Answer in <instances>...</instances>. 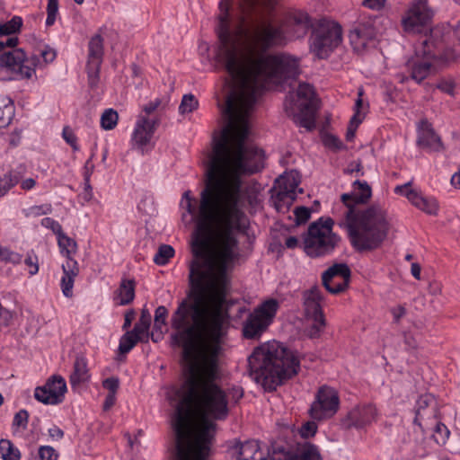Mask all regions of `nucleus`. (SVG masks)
<instances>
[{"instance_id": "nucleus-43", "label": "nucleus", "mask_w": 460, "mask_h": 460, "mask_svg": "<svg viewBox=\"0 0 460 460\" xmlns=\"http://www.w3.org/2000/svg\"><path fill=\"white\" fill-rule=\"evenodd\" d=\"M52 212V206L49 203L34 205L27 209L26 217H40L43 215H49Z\"/></svg>"}, {"instance_id": "nucleus-64", "label": "nucleus", "mask_w": 460, "mask_h": 460, "mask_svg": "<svg viewBox=\"0 0 460 460\" xmlns=\"http://www.w3.org/2000/svg\"><path fill=\"white\" fill-rule=\"evenodd\" d=\"M136 316V313L133 309L128 310L124 315V323L122 326L123 330H128L132 324Z\"/></svg>"}, {"instance_id": "nucleus-31", "label": "nucleus", "mask_w": 460, "mask_h": 460, "mask_svg": "<svg viewBox=\"0 0 460 460\" xmlns=\"http://www.w3.org/2000/svg\"><path fill=\"white\" fill-rule=\"evenodd\" d=\"M150 325H151V314L146 308H143L141 311L139 320L135 324V326L132 330H134L135 332H137L138 334L142 335L143 337L146 336L147 340L149 341Z\"/></svg>"}, {"instance_id": "nucleus-27", "label": "nucleus", "mask_w": 460, "mask_h": 460, "mask_svg": "<svg viewBox=\"0 0 460 460\" xmlns=\"http://www.w3.org/2000/svg\"><path fill=\"white\" fill-rule=\"evenodd\" d=\"M325 118L326 120L324 124L319 128L321 141L326 148L335 152L339 151L343 148V144L338 137L329 133L326 130V127L329 125L330 122L328 119L329 117Z\"/></svg>"}, {"instance_id": "nucleus-1", "label": "nucleus", "mask_w": 460, "mask_h": 460, "mask_svg": "<svg viewBox=\"0 0 460 460\" xmlns=\"http://www.w3.org/2000/svg\"><path fill=\"white\" fill-rule=\"evenodd\" d=\"M172 344L182 348L184 380L180 388L169 394L170 403L175 402L172 428L175 445L172 452L174 460H206L210 452L216 424L205 420L196 429L193 411L215 420H226L229 406L235 405L243 396L238 385L223 388L217 381L220 377L219 339L223 326H172Z\"/></svg>"}, {"instance_id": "nucleus-38", "label": "nucleus", "mask_w": 460, "mask_h": 460, "mask_svg": "<svg viewBox=\"0 0 460 460\" xmlns=\"http://www.w3.org/2000/svg\"><path fill=\"white\" fill-rule=\"evenodd\" d=\"M198 107L199 101L197 98L193 94L188 93L183 95L179 106V111L181 114L191 113L194 112Z\"/></svg>"}, {"instance_id": "nucleus-44", "label": "nucleus", "mask_w": 460, "mask_h": 460, "mask_svg": "<svg viewBox=\"0 0 460 460\" xmlns=\"http://www.w3.org/2000/svg\"><path fill=\"white\" fill-rule=\"evenodd\" d=\"M364 89L359 87L358 89V98L354 105V115H366L368 112V103L363 99Z\"/></svg>"}, {"instance_id": "nucleus-59", "label": "nucleus", "mask_w": 460, "mask_h": 460, "mask_svg": "<svg viewBox=\"0 0 460 460\" xmlns=\"http://www.w3.org/2000/svg\"><path fill=\"white\" fill-rule=\"evenodd\" d=\"M119 122V117H101L100 125L104 130L113 129Z\"/></svg>"}, {"instance_id": "nucleus-45", "label": "nucleus", "mask_w": 460, "mask_h": 460, "mask_svg": "<svg viewBox=\"0 0 460 460\" xmlns=\"http://www.w3.org/2000/svg\"><path fill=\"white\" fill-rule=\"evenodd\" d=\"M166 107V103H163L161 99L156 98L153 101H150L147 104L144 105L142 111L147 115H149L155 111L166 112L168 111Z\"/></svg>"}, {"instance_id": "nucleus-9", "label": "nucleus", "mask_w": 460, "mask_h": 460, "mask_svg": "<svg viewBox=\"0 0 460 460\" xmlns=\"http://www.w3.org/2000/svg\"><path fill=\"white\" fill-rule=\"evenodd\" d=\"M159 124L158 117H139L130 136L131 149L141 155L149 154L155 146V134Z\"/></svg>"}, {"instance_id": "nucleus-48", "label": "nucleus", "mask_w": 460, "mask_h": 460, "mask_svg": "<svg viewBox=\"0 0 460 460\" xmlns=\"http://www.w3.org/2000/svg\"><path fill=\"white\" fill-rule=\"evenodd\" d=\"M168 317V310L164 305H159L155 312V323L154 326L157 330H161L163 326L166 325Z\"/></svg>"}, {"instance_id": "nucleus-35", "label": "nucleus", "mask_w": 460, "mask_h": 460, "mask_svg": "<svg viewBox=\"0 0 460 460\" xmlns=\"http://www.w3.org/2000/svg\"><path fill=\"white\" fill-rule=\"evenodd\" d=\"M174 255V249L168 244H162L154 257V262L159 266H164Z\"/></svg>"}, {"instance_id": "nucleus-5", "label": "nucleus", "mask_w": 460, "mask_h": 460, "mask_svg": "<svg viewBox=\"0 0 460 460\" xmlns=\"http://www.w3.org/2000/svg\"><path fill=\"white\" fill-rule=\"evenodd\" d=\"M41 63L37 55L28 57L23 49L0 54V79H30Z\"/></svg>"}, {"instance_id": "nucleus-29", "label": "nucleus", "mask_w": 460, "mask_h": 460, "mask_svg": "<svg viewBox=\"0 0 460 460\" xmlns=\"http://www.w3.org/2000/svg\"><path fill=\"white\" fill-rule=\"evenodd\" d=\"M34 397L44 404L57 405L61 402V400L58 398V394L51 391L47 383L43 386H39L35 389Z\"/></svg>"}, {"instance_id": "nucleus-25", "label": "nucleus", "mask_w": 460, "mask_h": 460, "mask_svg": "<svg viewBox=\"0 0 460 460\" xmlns=\"http://www.w3.org/2000/svg\"><path fill=\"white\" fill-rule=\"evenodd\" d=\"M138 342L147 343L148 340L146 336L143 337L134 330L127 331L126 333L123 334L119 340V354L126 355L129 353Z\"/></svg>"}, {"instance_id": "nucleus-60", "label": "nucleus", "mask_w": 460, "mask_h": 460, "mask_svg": "<svg viewBox=\"0 0 460 460\" xmlns=\"http://www.w3.org/2000/svg\"><path fill=\"white\" fill-rule=\"evenodd\" d=\"M40 56L44 64L48 65L55 60L57 57V51L49 46H46L45 49L40 51Z\"/></svg>"}, {"instance_id": "nucleus-53", "label": "nucleus", "mask_w": 460, "mask_h": 460, "mask_svg": "<svg viewBox=\"0 0 460 460\" xmlns=\"http://www.w3.org/2000/svg\"><path fill=\"white\" fill-rule=\"evenodd\" d=\"M363 119L361 117H351L347 132H346V140L352 141L355 137L356 131L358 126L362 123Z\"/></svg>"}, {"instance_id": "nucleus-23", "label": "nucleus", "mask_w": 460, "mask_h": 460, "mask_svg": "<svg viewBox=\"0 0 460 460\" xmlns=\"http://www.w3.org/2000/svg\"><path fill=\"white\" fill-rule=\"evenodd\" d=\"M136 283L133 279H122L115 292L114 301L118 305H129L135 298Z\"/></svg>"}, {"instance_id": "nucleus-54", "label": "nucleus", "mask_w": 460, "mask_h": 460, "mask_svg": "<svg viewBox=\"0 0 460 460\" xmlns=\"http://www.w3.org/2000/svg\"><path fill=\"white\" fill-rule=\"evenodd\" d=\"M296 224L306 223L311 217V210L306 207H297L294 210Z\"/></svg>"}, {"instance_id": "nucleus-12", "label": "nucleus", "mask_w": 460, "mask_h": 460, "mask_svg": "<svg viewBox=\"0 0 460 460\" xmlns=\"http://www.w3.org/2000/svg\"><path fill=\"white\" fill-rule=\"evenodd\" d=\"M433 14L426 0L413 1L402 16L403 31L407 33L421 32L429 26Z\"/></svg>"}, {"instance_id": "nucleus-41", "label": "nucleus", "mask_w": 460, "mask_h": 460, "mask_svg": "<svg viewBox=\"0 0 460 460\" xmlns=\"http://www.w3.org/2000/svg\"><path fill=\"white\" fill-rule=\"evenodd\" d=\"M423 46V55L430 58H437L439 56L438 51L436 49H438L439 42L435 41L433 40L432 35L429 38H426L421 42Z\"/></svg>"}, {"instance_id": "nucleus-32", "label": "nucleus", "mask_w": 460, "mask_h": 460, "mask_svg": "<svg viewBox=\"0 0 460 460\" xmlns=\"http://www.w3.org/2000/svg\"><path fill=\"white\" fill-rule=\"evenodd\" d=\"M0 455L3 460H20L19 449L8 439L0 440Z\"/></svg>"}, {"instance_id": "nucleus-57", "label": "nucleus", "mask_w": 460, "mask_h": 460, "mask_svg": "<svg viewBox=\"0 0 460 460\" xmlns=\"http://www.w3.org/2000/svg\"><path fill=\"white\" fill-rule=\"evenodd\" d=\"M317 431V425L314 421H307L304 423L300 429L302 438H307L313 437Z\"/></svg>"}, {"instance_id": "nucleus-6", "label": "nucleus", "mask_w": 460, "mask_h": 460, "mask_svg": "<svg viewBox=\"0 0 460 460\" xmlns=\"http://www.w3.org/2000/svg\"><path fill=\"white\" fill-rule=\"evenodd\" d=\"M279 306L277 299L268 298L255 307L243 323V337L259 339L273 323Z\"/></svg>"}, {"instance_id": "nucleus-39", "label": "nucleus", "mask_w": 460, "mask_h": 460, "mask_svg": "<svg viewBox=\"0 0 460 460\" xmlns=\"http://www.w3.org/2000/svg\"><path fill=\"white\" fill-rule=\"evenodd\" d=\"M29 413L26 410H20L14 414L12 428L13 432L23 431L27 429Z\"/></svg>"}, {"instance_id": "nucleus-24", "label": "nucleus", "mask_w": 460, "mask_h": 460, "mask_svg": "<svg viewBox=\"0 0 460 460\" xmlns=\"http://www.w3.org/2000/svg\"><path fill=\"white\" fill-rule=\"evenodd\" d=\"M90 379L87 361L83 357H77L74 362L73 371L70 375V384L72 387L80 385L88 382Z\"/></svg>"}, {"instance_id": "nucleus-50", "label": "nucleus", "mask_w": 460, "mask_h": 460, "mask_svg": "<svg viewBox=\"0 0 460 460\" xmlns=\"http://www.w3.org/2000/svg\"><path fill=\"white\" fill-rule=\"evenodd\" d=\"M62 137L66 141V143L73 148V150H79V146L77 144V137L69 126H65L63 128Z\"/></svg>"}, {"instance_id": "nucleus-28", "label": "nucleus", "mask_w": 460, "mask_h": 460, "mask_svg": "<svg viewBox=\"0 0 460 460\" xmlns=\"http://www.w3.org/2000/svg\"><path fill=\"white\" fill-rule=\"evenodd\" d=\"M22 172L18 170H12L0 179V196H5L11 189L21 181Z\"/></svg>"}, {"instance_id": "nucleus-46", "label": "nucleus", "mask_w": 460, "mask_h": 460, "mask_svg": "<svg viewBox=\"0 0 460 460\" xmlns=\"http://www.w3.org/2000/svg\"><path fill=\"white\" fill-rule=\"evenodd\" d=\"M58 13V0H48L46 25L52 26Z\"/></svg>"}, {"instance_id": "nucleus-16", "label": "nucleus", "mask_w": 460, "mask_h": 460, "mask_svg": "<svg viewBox=\"0 0 460 460\" xmlns=\"http://www.w3.org/2000/svg\"><path fill=\"white\" fill-rule=\"evenodd\" d=\"M376 37L375 20L367 16L359 17L349 33L350 45L358 53L363 52L369 44H373Z\"/></svg>"}, {"instance_id": "nucleus-37", "label": "nucleus", "mask_w": 460, "mask_h": 460, "mask_svg": "<svg viewBox=\"0 0 460 460\" xmlns=\"http://www.w3.org/2000/svg\"><path fill=\"white\" fill-rule=\"evenodd\" d=\"M242 16L240 22H243L244 14H246V13H252L257 5L262 4L271 8L276 3V0H242Z\"/></svg>"}, {"instance_id": "nucleus-52", "label": "nucleus", "mask_w": 460, "mask_h": 460, "mask_svg": "<svg viewBox=\"0 0 460 460\" xmlns=\"http://www.w3.org/2000/svg\"><path fill=\"white\" fill-rule=\"evenodd\" d=\"M40 225L48 229H50L57 237L63 233L62 226L51 217H44L41 219Z\"/></svg>"}, {"instance_id": "nucleus-8", "label": "nucleus", "mask_w": 460, "mask_h": 460, "mask_svg": "<svg viewBox=\"0 0 460 460\" xmlns=\"http://www.w3.org/2000/svg\"><path fill=\"white\" fill-rule=\"evenodd\" d=\"M321 101L310 84L300 83L296 92H290L284 106L288 115H315Z\"/></svg>"}, {"instance_id": "nucleus-13", "label": "nucleus", "mask_w": 460, "mask_h": 460, "mask_svg": "<svg viewBox=\"0 0 460 460\" xmlns=\"http://www.w3.org/2000/svg\"><path fill=\"white\" fill-rule=\"evenodd\" d=\"M300 181L293 174L279 176L273 188L272 201L278 212L286 213L296 199Z\"/></svg>"}, {"instance_id": "nucleus-3", "label": "nucleus", "mask_w": 460, "mask_h": 460, "mask_svg": "<svg viewBox=\"0 0 460 460\" xmlns=\"http://www.w3.org/2000/svg\"><path fill=\"white\" fill-rule=\"evenodd\" d=\"M251 376L267 392H273L297 375L300 360L280 342L272 341L254 349L248 358Z\"/></svg>"}, {"instance_id": "nucleus-51", "label": "nucleus", "mask_w": 460, "mask_h": 460, "mask_svg": "<svg viewBox=\"0 0 460 460\" xmlns=\"http://www.w3.org/2000/svg\"><path fill=\"white\" fill-rule=\"evenodd\" d=\"M38 456L40 460H58V453L50 446H40Z\"/></svg>"}, {"instance_id": "nucleus-10", "label": "nucleus", "mask_w": 460, "mask_h": 460, "mask_svg": "<svg viewBox=\"0 0 460 460\" xmlns=\"http://www.w3.org/2000/svg\"><path fill=\"white\" fill-rule=\"evenodd\" d=\"M340 396L338 391L331 386H321L313 402L309 414L313 420H323L332 418L340 409Z\"/></svg>"}, {"instance_id": "nucleus-7", "label": "nucleus", "mask_w": 460, "mask_h": 460, "mask_svg": "<svg viewBox=\"0 0 460 460\" xmlns=\"http://www.w3.org/2000/svg\"><path fill=\"white\" fill-rule=\"evenodd\" d=\"M341 40V26L332 21L322 20L313 31L310 49L318 58H326Z\"/></svg>"}, {"instance_id": "nucleus-47", "label": "nucleus", "mask_w": 460, "mask_h": 460, "mask_svg": "<svg viewBox=\"0 0 460 460\" xmlns=\"http://www.w3.org/2000/svg\"><path fill=\"white\" fill-rule=\"evenodd\" d=\"M0 260L13 264H19L22 261V256L18 252L10 251L7 248L0 246Z\"/></svg>"}, {"instance_id": "nucleus-42", "label": "nucleus", "mask_w": 460, "mask_h": 460, "mask_svg": "<svg viewBox=\"0 0 460 460\" xmlns=\"http://www.w3.org/2000/svg\"><path fill=\"white\" fill-rule=\"evenodd\" d=\"M317 117H293L295 125L304 128L305 132H311L317 128Z\"/></svg>"}, {"instance_id": "nucleus-40", "label": "nucleus", "mask_w": 460, "mask_h": 460, "mask_svg": "<svg viewBox=\"0 0 460 460\" xmlns=\"http://www.w3.org/2000/svg\"><path fill=\"white\" fill-rule=\"evenodd\" d=\"M449 436H450V431H449L448 428L441 422L437 423V425L434 429V433L432 435L436 443L439 446L445 445L447 443Z\"/></svg>"}, {"instance_id": "nucleus-33", "label": "nucleus", "mask_w": 460, "mask_h": 460, "mask_svg": "<svg viewBox=\"0 0 460 460\" xmlns=\"http://www.w3.org/2000/svg\"><path fill=\"white\" fill-rule=\"evenodd\" d=\"M57 239L61 254L66 256V260H68V258H71V254L75 252L76 243L64 232L60 234Z\"/></svg>"}, {"instance_id": "nucleus-63", "label": "nucleus", "mask_w": 460, "mask_h": 460, "mask_svg": "<svg viewBox=\"0 0 460 460\" xmlns=\"http://www.w3.org/2000/svg\"><path fill=\"white\" fill-rule=\"evenodd\" d=\"M385 0H364L363 5L372 9L380 10L385 6Z\"/></svg>"}, {"instance_id": "nucleus-4", "label": "nucleus", "mask_w": 460, "mask_h": 460, "mask_svg": "<svg viewBox=\"0 0 460 460\" xmlns=\"http://www.w3.org/2000/svg\"><path fill=\"white\" fill-rule=\"evenodd\" d=\"M334 221L331 217H320L310 224L304 237V249L310 257H322L331 254L340 237L332 232Z\"/></svg>"}, {"instance_id": "nucleus-30", "label": "nucleus", "mask_w": 460, "mask_h": 460, "mask_svg": "<svg viewBox=\"0 0 460 460\" xmlns=\"http://www.w3.org/2000/svg\"><path fill=\"white\" fill-rule=\"evenodd\" d=\"M395 193L405 196L408 200L419 209L422 207L427 197H423L418 191L410 188V183L397 186L394 190Z\"/></svg>"}, {"instance_id": "nucleus-62", "label": "nucleus", "mask_w": 460, "mask_h": 460, "mask_svg": "<svg viewBox=\"0 0 460 460\" xmlns=\"http://www.w3.org/2000/svg\"><path fill=\"white\" fill-rule=\"evenodd\" d=\"M20 188L24 191H30L33 190L36 185L37 181L33 178H26V179H21V181L19 182Z\"/></svg>"}, {"instance_id": "nucleus-14", "label": "nucleus", "mask_w": 460, "mask_h": 460, "mask_svg": "<svg viewBox=\"0 0 460 460\" xmlns=\"http://www.w3.org/2000/svg\"><path fill=\"white\" fill-rule=\"evenodd\" d=\"M305 313L308 319L313 321L310 330L311 337L319 336L326 322L322 309L323 294L318 286H314L304 293Z\"/></svg>"}, {"instance_id": "nucleus-34", "label": "nucleus", "mask_w": 460, "mask_h": 460, "mask_svg": "<svg viewBox=\"0 0 460 460\" xmlns=\"http://www.w3.org/2000/svg\"><path fill=\"white\" fill-rule=\"evenodd\" d=\"M46 383L48 386L50 387L51 391L58 394V398L62 402L67 391L66 380L61 376H52Z\"/></svg>"}, {"instance_id": "nucleus-21", "label": "nucleus", "mask_w": 460, "mask_h": 460, "mask_svg": "<svg viewBox=\"0 0 460 460\" xmlns=\"http://www.w3.org/2000/svg\"><path fill=\"white\" fill-rule=\"evenodd\" d=\"M437 403L433 395L429 394H423L419 397L416 402V413L414 424L420 426V420L425 417H434L436 414Z\"/></svg>"}, {"instance_id": "nucleus-58", "label": "nucleus", "mask_w": 460, "mask_h": 460, "mask_svg": "<svg viewBox=\"0 0 460 460\" xmlns=\"http://www.w3.org/2000/svg\"><path fill=\"white\" fill-rule=\"evenodd\" d=\"M438 203L437 200L433 198H426V199L423 202L422 207L420 208V210L429 214V215H435L438 212Z\"/></svg>"}, {"instance_id": "nucleus-20", "label": "nucleus", "mask_w": 460, "mask_h": 460, "mask_svg": "<svg viewBox=\"0 0 460 460\" xmlns=\"http://www.w3.org/2000/svg\"><path fill=\"white\" fill-rule=\"evenodd\" d=\"M63 275L60 279V288L63 295L70 298L73 296L75 279L79 273L78 263L75 260L68 258L62 265Z\"/></svg>"}, {"instance_id": "nucleus-17", "label": "nucleus", "mask_w": 460, "mask_h": 460, "mask_svg": "<svg viewBox=\"0 0 460 460\" xmlns=\"http://www.w3.org/2000/svg\"><path fill=\"white\" fill-rule=\"evenodd\" d=\"M104 40L101 34H95L89 40L86 56V72L91 88L97 87L100 81V70L103 61Z\"/></svg>"}, {"instance_id": "nucleus-2", "label": "nucleus", "mask_w": 460, "mask_h": 460, "mask_svg": "<svg viewBox=\"0 0 460 460\" xmlns=\"http://www.w3.org/2000/svg\"><path fill=\"white\" fill-rule=\"evenodd\" d=\"M371 194V188L366 181H356L353 193L342 194L341 200L332 207L339 226L347 230L351 246L359 252L380 248L390 231L386 211L381 206L357 208V205L367 203Z\"/></svg>"}, {"instance_id": "nucleus-56", "label": "nucleus", "mask_w": 460, "mask_h": 460, "mask_svg": "<svg viewBox=\"0 0 460 460\" xmlns=\"http://www.w3.org/2000/svg\"><path fill=\"white\" fill-rule=\"evenodd\" d=\"M437 87L443 93L454 95L456 84L451 78H443L438 83Z\"/></svg>"}, {"instance_id": "nucleus-49", "label": "nucleus", "mask_w": 460, "mask_h": 460, "mask_svg": "<svg viewBox=\"0 0 460 460\" xmlns=\"http://www.w3.org/2000/svg\"><path fill=\"white\" fill-rule=\"evenodd\" d=\"M24 264L27 266L29 274L33 276L39 271V259L33 251L27 252L24 259Z\"/></svg>"}, {"instance_id": "nucleus-61", "label": "nucleus", "mask_w": 460, "mask_h": 460, "mask_svg": "<svg viewBox=\"0 0 460 460\" xmlns=\"http://www.w3.org/2000/svg\"><path fill=\"white\" fill-rule=\"evenodd\" d=\"M394 322L398 323L401 319L406 314V308L404 305H399L391 308Z\"/></svg>"}, {"instance_id": "nucleus-15", "label": "nucleus", "mask_w": 460, "mask_h": 460, "mask_svg": "<svg viewBox=\"0 0 460 460\" xmlns=\"http://www.w3.org/2000/svg\"><path fill=\"white\" fill-rule=\"evenodd\" d=\"M379 411L372 402L359 403L351 408L342 420V425L349 429L365 430L376 422Z\"/></svg>"}, {"instance_id": "nucleus-11", "label": "nucleus", "mask_w": 460, "mask_h": 460, "mask_svg": "<svg viewBox=\"0 0 460 460\" xmlns=\"http://www.w3.org/2000/svg\"><path fill=\"white\" fill-rule=\"evenodd\" d=\"M270 460H322L317 447L310 443L298 444L296 447L284 442L271 444Z\"/></svg>"}, {"instance_id": "nucleus-22", "label": "nucleus", "mask_w": 460, "mask_h": 460, "mask_svg": "<svg viewBox=\"0 0 460 460\" xmlns=\"http://www.w3.org/2000/svg\"><path fill=\"white\" fill-rule=\"evenodd\" d=\"M270 452L271 448L266 457L260 447L259 442L252 439L241 445L238 460H270Z\"/></svg>"}, {"instance_id": "nucleus-36", "label": "nucleus", "mask_w": 460, "mask_h": 460, "mask_svg": "<svg viewBox=\"0 0 460 460\" xmlns=\"http://www.w3.org/2000/svg\"><path fill=\"white\" fill-rule=\"evenodd\" d=\"M22 26V19L20 16H13L10 21L0 23V37L11 35L20 31Z\"/></svg>"}, {"instance_id": "nucleus-18", "label": "nucleus", "mask_w": 460, "mask_h": 460, "mask_svg": "<svg viewBox=\"0 0 460 460\" xmlns=\"http://www.w3.org/2000/svg\"><path fill=\"white\" fill-rule=\"evenodd\" d=\"M350 270L344 263H336L328 268L322 275L323 286L331 294L343 292L349 286Z\"/></svg>"}, {"instance_id": "nucleus-26", "label": "nucleus", "mask_w": 460, "mask_h": 460, "mask_svg": "<svg viewBox=\"0 0 460 460\" xmlns=\"http://www.w3.org/2000/svg\"><path fill=\"white\" fill-rule=\"evenodd\" d=\"M407 67L410 72L411 79L418 84H420L424 79H426L429 75L431 70V64L428 61L412 60L407 63Z\"/></svg>"}, {"instance_id": "nucleus-19", "label": "nucleus", "mask_w": 460, "mask_h": 460, "mask_svg": "<svg viewBox=\"0 0 460 460\" xmlns=\"http://www.w3.org/2000/svg\"><path fill=\"white\" fill-rule=\"evenodd\" d=\"M417 144L428 152H441L444 149L440 137L434 131L432 125L427 119H422L418 123Z\"/></svg>"}, {"instance_id": "nucleus-55", "label": "nucleus", "mask_w": 460, "mask_h": 460, "mask_svg": "<svg viewBox=\"0 0 460 460\" xmlns=\"http://www.w3.org/2000/svg\"><path fill=\"white\" fill-rule=\"evenodd\" d=\"M102 387L108 391V394H117L119 388V380L116 376L105 378L102 381Z\"/></svg>"}]
</instances>
